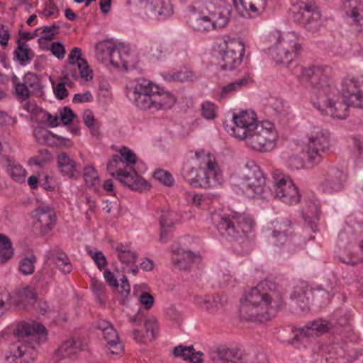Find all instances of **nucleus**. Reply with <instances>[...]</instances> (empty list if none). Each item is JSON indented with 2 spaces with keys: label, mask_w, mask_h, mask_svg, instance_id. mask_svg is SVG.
I'll return each instance as SVG.
<instances>
[{
  "label": "nucleus",
  "mask_w": 363,
  "mask_h": 363,
  "mask_svg": "<svg viewBox=\"0 0 363 363\" xmlns=\"http://www.w3.org/2000/svg\"><path fill=\"white\" fill-rule=\"evenodd\" d=\"M301 73L303 77L314 89L318 99V108L325 107V113L334 118H346L348 106L352 104L344 97L343 100H340V91L324 71L320 67H310L302 68Z\"/></svg>",
  "instance_id": "f257e3e1"
},
{
  "label": "nucleus",
  "mask_w": 363,
  "mask_h": 363,
  "mask_svg": "<svg viewBox=\"0 0 363 363\" xmlns=\"http://www.w3.org/2000/svg\"><path fill=\"white\" fill-rule=\"evenodd\" d=\"M281 294L274 290L267 291L258 285L246 295L240 307L242 319L264 323L269 320L281 306Z\"/></svg>",
  "instance_id": "f03ea898"
},
{
  "label": "nucleus",
  "mask_w": 363,
  "mask_h": 363,
  "mask_svg": "<svg viewBox=\"0 0 363 363\" xmlns=\"http://www.w3.org/2000/svg\"><path fill=\"white\" fill-rule=\"evenodd\" d=\"M18 341L13 343L6 363H33L37 356L35 345L47 340V331L34 321L21 322L14 330Z\"/></svg>",
  "instance_id": "7ed1b4c3"
},
{
  "label": "nucleus",
  "mask_w": 363,
  "mask_h": 363,
  "mask_svg": "<svg viewBox=\"0 0 363 363\" xmlns=\"http://www.w3.org/2000/svg\"><path fill=\"white\" fill-rule=\"evenodd\" d=\"M130 98L140 109L164 110L171 108L176 103V97L169 91L145 79L137 81Z\"/></svg>",
  "instance_id": "20e7f679"
},
{
  "label": "nucleus",
  "mask_w": 363,
  "mask_h": 363,
  "mask_svg": "<svg viewBox=\"0 0 363 363\" xmlns=\"http://www.w3.org/2000/svg\"><path fill=\"white\" fill-rule=\"evenodd\" d=\"M253 227L254 221L250 216L235 211L220 217L217 223L220 234L230 240H238L247 237Z\"/></svg>",
  "instance_id": "39448f33"
},
{
  "label": "nucleus",
  "mask_w": 363,
  "mask_h": 363,
  "mask_svg": "<svg viewBox=\"0 0 363 363\" xmlns=\"http://www.w3.org/2000/svg\"><path fill=\"white\" fill-rule=\"evenodd\" d=\"M194 158L200 167L194 187L207 189L214 186L221 178L215 156L204 150H199L194 152Z\"/></svg>",
  "instance_id": "423d86ee"
},
{
  "label": "nucleus",
  "mask_w": 363,
  "mask_h": 363,
  "mask_svg": "<svg viewBox=\"0 0 363 363\" xmlns=\"http://www.w3.org/2000/svg\"><path fill=\"white\" fill-rule=\"evenodd\" d=\"M308 143L306 146V162L311 167L320 164L323 159V153L330 147V135L328 130L315 126L307 133Z\"/></svg>",
  "instance_id": "0eeeda50"
},
{
  "label": "nucleus",
  "mask_w": 363,
  "mask_h": 363,
  "mask_svg": "<svg viewBox=\"0 0 363 363\" xmlns=\"http://www.w3.org/2000/svg\"><path fill=\"white\" fill-rule=\"evenodd\" d=\"M218 67L222 70H233L238 67L245 53V45L241 38L228 37L220 45Z\"/></svg>",
  "instance_id": "6e6552de"
},
{
  "label": "nucleus",
  "mask_w": 363,
  "mask_h": 363,
  "mask_svg": "<svg viewBox=\"0 0 363 363\" xmlns=\"http://www.w3.org/2000/svg\"><path fill=\"white\" fill-rule=\"evenodd\" d=\"M246 144L252 149L260 152H268L275 146L276 133L274 125L269 121H264L260 125L244 138Z\"/></svg>",
  "instance_id": "1a4fd4ad"
},
{
  "label": "nucleus",
  "mask_w": 363,
  "mask_h": 363,
  "mask_svg": "<svg viewBox=\"0 0 363 363\" xmlns=\"http://www.w3.org/2000/svg\"><path fill=\"white\" fill-rule=\"evenodd\" d=\"M301 49L298 38L294 33L289 32L278 35V39L271 53L278 63L289 65Z\"/></svg>",
  "instance_id": "9d476101"
},
{
  "label": "nucleus",
  "mask_w": 363,
  "mask_h": 363,
  "mask_svg": "<svg viewBox=\"0 0 363 363\" xmlns=\"http://www.w3.org/2000/svg\"><path fill=\"white\" fill-rule=\"evenodd\" d=\"M291 10L295 22L311 32L319 30L321 26L320 13L315 4L298 2L292 5Z\"/></svg>",
  "instance_id": "9b49d317"
},
{
  "label": "nucleus",
  "mask_w": 363,
  "mask_h": 363,
  "mask_svg": "<svg viewBox=\"0 0 363 363\" xmlns=\"http://www.w3.org/2000/svg\"><path fill=\"white\" fill-rule=\"evenodd\" d=\"M265 178L259 167L253 162H248L242 170L240 188L249 196L259 195L264 191Z\"/></svg>",
  "instance_id": "f8f14e48"
},
{
  "label": "nucleus",
  "mask_w": 363,
  "mask_h": 363,
  "mask_svg": "<svg viewBox=\"0 0 363 363\" xmlns=\"http://www.w3.org/2000/svg\"><path fill=\"white\" fill-rule=\"evenodd\" d=\"M272 178L276 197L287 204L296 203L299 201L298 191L289 176L284 174L279 169H274Z\"/></svg>",
  "instance_id": "ddd939ff"
},
{
  "label": "nucleus",
  "mask_w": 363,
  "mask_h": 363,
  "mask_svg": "<svg viewBox=\"0 0 363 363\" xmlns=\"http://www.w3.org/2000/svg\"><path fill=\"white\" fill-rule=\"evenodd\" d=\"M256 114L252 111H243L233 117V125L224 122L225 130L235 138L242 140L248 133L252 132L258 125L256 123Z\"/></svg>",
  "instance_id": "4468645a"
},
{
  "label": "nucleus",
  "mask_w": 363,
  "mask_h": 363,
  "mask_svg": "<svg viewBox=\"0 0 363 363\" xmlns=\"http://www.w3.org/2000/svg\"><path fill=\"white\" fill-rule=\"evenodd\" d=\"M340 92L349 103L363 108V77L344 78L341 83Z\"/></svg>",
  "instance_id": "2eb2a0df"
},
{
  "label": "nucleus",
  "mask_w": 363,
  "mask_h": 363,
  "mask_svg": "<svg viewBox=\"0 0 363 363\" xmlns=\"http://www.w3.org/2000/svg\"><path fill=\"white\" fill-rule=\"evenodd\" d=\"M205 8L215 28H221L227 25L232 11L230 4L223 0H212L206 4Z\"/></svg>",
  "instance_id": "dca6fc26"
},
{
  "label": "nucleus",
  "mask_w": 363,
  "mask_h": 363,
  "mask_svg": "<svg viewBox=\"0 0 363 363\" xmlns=\"http://www.w3.org/2000/svg\"><path fill=\"white\" fill-rule=\"evenodd\" d=\"M34 219L33 228L40 234L48 233L56 223V215L53 208L45 206L35 208L32 212Z\"/></svg>",
  "instance_id": "f3484780"
},
{
  "label": "nucleus",
  "mask_w": 363,
  "mask_h": 363,
  "mask_svg": "<svg viewBox=\"0 0 363 363\" xmlns=\"http://www.w3.org/2000/svg\"><path fill=\"white\" fill-rule=\"evenodd\" d=\"M212 363H247L242 352L233 347L220 346L211 352Z\"/></svg>",
  "instance_id": "a211bd4d"
},
{
  "label": "nucleus",
  "mask_w": 363,
  "mask_h": 363,
  "mask_svg": "<svg viewBox=\"0 0 363 363\" xmlns=\"http://www.w3.org/2000/svg\"><path fill=\"white\" fill-rule=\"evenodd\" d=\"M116 179L129 189L134 191H143L149 189L150 186L143 179L135 170L128 164H126L124 169H120L116 174Z\"/></svg>",
  "instance_id": "6ab92c4d"
},
{
  "label": "nucleus",
  "mask_w": 363,
  "mask_h": 363,
  "mask_svg": "<svg viewBox=\"0 0 363 363\" xmlns=\"http://www.w3.org/2000/svg\"><path fill=\"white\" fill-rule=\"evenodd\" d=\"M145 10L148 18L157 20H164L173 13L172 6L168 0H148Z\"/></svg>",
  "instance_id": "aec40b11"
},
{
  "label": "nucleus",
  "mask_w": 363,
  "mask_h": 363,
  "mask_svg": "<svg viewBox=\"0 0 363 363\" xmlns=\"http://www.w3.org/2000/svg\"><path fill=\"white\" fill-rule=\"evenodd\" d=\"M347 180L346 173L337 167L329 168L323 181V186L328 192L339 191L344 188Z\"/></svg>",
  "instance_id": "412c9836"
},
{
  "label": "nucleus",
  "mask_w": 363,
  "mask_h": 363,
  "mask_svg": "<svg viewBox=\"0 0 363 363\" xmlns=\"http://www.w3.org/2000/svg\"><path fill=\"white\" fill-rule=\"evenodd\" d=\"M291 222L286 218H281L273 223L272 236L274 244L282 245L291 240L293 230Z\"/></svg>",
  "instance_id": "4be33fe9"
},
{
  "label": "nucleus",
  "mask_w": 363,
  "mask_h": 363,
  "mask_svg": "<svg viewBox=\"0 0 363 363\" xmlns=\"http://www.w3.org/2000/svg\"><path fill=\"white\" fill-rule=\"evenodd\" d=\"M142 328H133V339L138 343H146L147 341H152L155 337L157 330V320L153 318H146L144 323V327Z\"/></svg>",
  "instance_id": "5701e85b"
},
{
  "label": "nucleus",
  "mask_w": 363,
  "mask_h": 363,
  "mask_svg": "<svg viewBox=\"0 0 363 363\" xmlns=\"http://www.w3.org/2000/svg\"><path fill=\"white\" fill-rule=\"evenodd\" d=\"M346 14L352 20V25L358 33H363V4L357 0H349L345 4Z\"/></svg>",
  "instance_id": "b1692460"
},
{
  "label": "nucleus",
  "mask_w": 363,
  "mask_h": 363,
  "mask_svg": "<svg viewBox=\"0 0 363 363\" xmlns=\"http://www.w3.org/2000/svg\"><path fill=\"white\" fill-rule=\"evenodd\" d=\"M57 167L60 172L68 178H74L77 172V162L65 152L60 153L56 157Z\"/></svg>",
  "instance_id": "393cba45"
},
{
  "label": "nucleus",
  "mask_w": 363,
  "mask_h": 363,
  "mask_svg": "<svg viewBox=\"0 0 363 363\" xmlns=\"http://www.w3.org/2000/svg\"><path fill=\"white\" fill-rule=\"evenodd\" d=\"M73 66L69 67V65H67L65 67L66 74L65 75V79H67L69 77H71L74 79H78L79 78L84 79L86 81H89L92 79V71L89 69L86 61H82L81 64H73Z\"/></svg>",
  "instance_id": "a878e982"
},
{
  "label": "nucleus",
  "mask_w": 363,
  "mask_h": 363,
  "mask_svg": "<svg viewBox=\"0 0 363 363\" xmlns=\"http://www.w3.org/2000/svg\"><path fill=\"white\" fill-rule=\"evenodd\" d=\"M220 300L218 295H196L194 296V303L196 306L212 313L219 310L221 306Z\"/></svg>",
  "instance_id": "bb28decb"
},
{
  "label": "nucleus",
  "mask_w": 363,
  "mask_h": 363,
  "mask_svg": "<svg viewBox=\"0 0 363 363\" xmlns=\"http://www.w3.org/2000/svg\"><path fill=\"white\" fill-rule=\"evenodd\" d=\"M5 163L4 166L6 172L17 182L23 183L26 181V171L15 160L10 157L4 156Z\"/></svg>",
  "instance_id": "cd10ccee"
},
{
  "label": "nucleus",
  "mask_w": 363,
  "mask_h": 363,
  "mask_svg": "<svg viewBox=\"0 0 363 363\" xmlns=\"http://www.w3.org/2000/svg\"><path fill=\"white\" fill-rule=\"evenodd\" d=\"M330 328V323L323 319H318L313 321L310 325L298 330V333L296 337L303 336L309 337L313 335L315 333L323 334L328 332Z\"/></svg>",
  "instance_id": "c85d7f7f"
},
{
  "label": "nucleus",
  "mask_w": 363,
  "mask_h": 363,
  "mask_svg": "<svg viewBox=\"0 0 363 363\" xmlns=\"http://www.w3.org/2000/svg\"><path fill=\"white\" fill-rule=\"evenodd\" d=\"M175 357H182L184 360H189L191 363H202L201 356L203 353L196 352L193 346L185 347L179 345L175 347L173 350Z\"/></svg>",
  "instance_id": "c756f323"
},
{
  "label": "nucleus",
  "mask_w": 363,
  "mask_h": 363,
  "mask_svg": "<svg viewBox=\"0 0 363 363\" xmlns=\"http://www.w3.org/2000/svg\"><path fill=\"white\" fill-rule=\"evenodd\" d=\"M189 25L195 30L208 31L211 29H216L208 13L202 12L201 15H194L189 18Z\"/></svg>",
  "instance_id": "7c9ffc66"
},
{
  "label": "nucleus",
  "mask_w": 363,
  "mask_h": 363,
  "mask_svg": "<svg viewBox=\"0 0 363 363\" xmlns=\"http://www.w3.org/2000/svg\"><path fill=\"white\" fill-rule=\"evenodd\" d=\"M13 55L21 65L25 66L30 62L35 55L26 41L18 39L17 47L13 52Z\"/></svg>",
  "instance_id": "2f4dec72"
},
{
  "label": "nucleus",
  "mask_w": 363,
  "mask_h": 363,
  "mask_svg": "<svg viewBox=\"0 0 363 363\" xmlns=\"http://www.w3.org/2000/svg\"><path fill=\"white\" fill-rule=\"evenodd\" d=\"M128 48L125 46H121L113 49L109 62L113 66L119 67H127L129 63Z\"/></svg>",
  "instance_id": "473e14b6"
},
{
  "label": "nucleus",
  "mask_w": 363,
  "mask_h": 363,
  "mask_svg": "<svg viewBox=\"0 0 363 363\" xmlns=\"http://www.w3.org/2000/svg\"><path fill=\"white\" fill-rule=\"evenodd\" d=\"M79 350V342L74 339H69L62 343V345L55 351V355L60 359L74 354Z\"/></svg>",
  "instance_id": "72a5a7b5"
},
{
  "label": "nucleus",
  "mask_w": 363,
  "mask_h": 363,
  "mask_svg": "<svg viewBox=\"0 0 363 363\" xmlns=\"http://www.w3.org/2000/svg\"><path fill=\"white\" fill-rule=\"evenodd\" d=\"M174 213L172 211L163 212L160 218V241L162 243L168 240V233L174 225Z\"/></svg>",
  "instance_id": "f704fd0d"
},
{
  "label": "nucleus",
  "mask_w": 363,
  "mask_h": 363,
  "mask_svg": "<svg viewBox=\"0 0 363 363\" xmlns=\"http://www.w3.org/2000/svg\"><path fill=\"white\" fill-rule=\"evenodd\" d=\"M103 335L112 354H119L123 352V346L119 340L118 335L113 327L106 329L103 333Z\"/></svg>",
  "instance_id": "c9c22d12"
},
{
  "label": "nucleus",
  "mask_w": 363,
  "mask_h": 363,
  "mask_svg": "<svg viewBox=\"0 0 363 363\" xmlns=\"http://www.w3.org/2000/svg\"><path fill=\"white\" fill-rule=\"evenodd\" d=\"M50 259L53 260L59 269L64 274H69L72 269V266L67 255L60 250H54L50 253Z\"/></svg>",
  "instance_id": "e433bc0d"
},
{
  "label": "nucleus",
  "mask_w": 363,
  "mask_h": 363,
  "mask_svg": "<svg viewBox=\"0 0 363 363\" xmlns=\"http://www.w3.org/2000/svg\"><path fill=\"white\" fill-rule=\"evenodd\" d=\"M311 291L308 289L296 288L291 295L293 304L298 306L301 311L308 308L309 295Z\"/></svg>",
  "instance_id": "4c0bfd02"
},
{
  "label": "nucleus",
  "mask_w": 363,
  "mask_h": 363,
  "mask_svg": "<svg viewBox=\"0 0 363 363\" xmlns=\"http://www.w3.org/2000/svg\"><path fill=\"white\" fill-rule=\"evenodd\" d=\"M115 43L112 40H104L96 45V55L102 62H108L112 52L115 48Z\"/></svg>",
  "instance_id": "58836bf2"
},
{
  "label": "nucleus",
  "mask_w": 363,
  "mask_h": 363,
  "mask_svg": "<svg viewBox=\"0 0 363 363\" xmlns=\"http://www.w3.org/2000/svg\"><path fill=\"white\" fill-rule=\"evenodd\" d=\"M201 257L191 251L183 252L181 257H175L172 259L174 265L180 270H186L193 262H199Z\"/></svg>",
  "instance_id": "ea45409f"
},
{
  "label": "nucleus",
  "mask_w": 363,
  "mask_h": 363,
  "mask_svg": "<svg viewBox=\"0 0 363 363\" xmlns=\"http://www.w3.org/2000/svg\"><path fill=\"white\" fill-rule=\"evenodd\" d=\"M13 255L12 243L9 238L0 233V263L4 264Z\"/></svg>",
  "instance_id": "a19ab883"
},
{
  "label": "nucleus",
  "mask_w": 363,
  "mask_h": 363,
  "mask_svg": "<svg viewBox=\"0 0 363 363\" xmlns=\"http://www.w3.org/2000/svg\"><path fill=\"white\" fill-rule=\"evenodd\" d=\"M265 105L272 115L284 116L288 113L287 107L280 99L270 96L267 99Z\"/></svg>",
  "instance_id": "79ce46f5"
},
{
  "label": "nucleus",
  "mask_w": 363,
  "mask_h": 363,
  "mask_svg": "<svg viewBox=\"0 0 363 363\" xmlns=\"http://www.w3.org/2000/svg\"><path fill=\"white\" fill-rule=\"evenodd\" d=\"M238 3L244 9H250L257 14L262 13L267 6L266 0H238Z\"/></svg>",
  "instance_id": "37998d69"
},
{
  "label": "nucleus",
  "mask_w": 363,
  "mask_h": 363,
  "mask_svg": "<svg viewBox=\"0 0 363 363\" xmlns=\"http://www.w3.org/2000/svg\"><path fill=\"white\" fill-rule=\"evenodd\" d=\"M36 259V257L33 254H30L28 257L21 259L18 264L20 272L24 275L33 274Z\"/></svg>",
  "instance_id": "c03bdc74"
},
{
  "label": "nucleus",
  "mask_w": 363,
  "mask_h": 363,
  "mask_svg": "<svg viewBox=\"0 0 363 363\" xmlns=\"http://www.w3.org/2000/svg\"><path fill=\"white\" fill-rule=\"evenodd\" d=\"M116 250L118 252V259L123 263L129 264L136 259V254L128 250L122 243L117 245Z\"/></svg>",
  "instance_id": "a18cd8bd"
},
{
  "label": "nucleus",
  "mask_w": 363,
  "mask_h": 363,
  "mask_svg": "<svg viewBox=\"0 0 363 363\" xmlns=\"http://www.w3.org/2000/svg\"><path fill=\"white\" fill-rule=\"evenodd\" d=\"M11 82L14 86L16 95L21 101H26L30 97V91L23 82L19 81L16 75L12 77Z\"/></svg>",
  "instance_id": "49530a36"
},
{
  "label": "nucleus",
  "mask_w": 363,
  "mask_h": 363,
  "mask_svg": "<svg viewBox=\"0 0 363 363\" xmlns=\"http://www.w3.org/2000/svg\"><path fill=\"white\" fill-rule=\"evenodd\" d=\"M199 170L192 167L189 162L184 164L182 169V176L190 185L195 186Z\"/></svg>",
  "instance_id": "de8ad7c7"
},
{
  "label": "nucleus",
  "mask_w": 363,
  "mask_h": 363,
  "mask_svg": "<svg viewBox=\"0 0 363 363\" xmlns=\"http://www.w3.org/2000/svg\"><path fill=\"white\" fill-rule=\"evenodd\" d=\"M126 164L123 160L117 155L113 156V158L107 164V170L112 177L116 178V174L120 169H124Z\"/></svg>",
  "instance_id": "09e8293b"
},
{
  "label": "nucleus",
  "mask_w": 363,
  "mask_h": 363,
  "mask_svg": "<svg viewBox=\"0 0 363 363\" xmlns=\"http://www.w3.org/2000/svg\"><path fill=\"white\" fill-rule=\"evenodd\" d=\"M23 82L33 91L40 92L41 91L42 87L40 79L35 74L27 73L23 77Z\"/></svg>",
  "instance_id": "8fccbe9b"
},
{
  "label": "nucleus",
  "mask_w": 363,
  "mask_h": 363,
  "mask_svg": "<svg viewBox=\"0 0 363 363\" xmlns=\"http://www.w3.org/2000/svg\"><path fill=\"white\" fill-rule=\"evenodd\" d=\"M153 177L156 180L169 187L173 186L174 182V179L170 172L163 169L156 170L154 172Z\"/></svg>",
  "instance_id": "3c124183"
},
{
  "label": "nucleus",
  "mask_w": 363,
  "mask_h": 363,
  "mask_svg": "<svg viewBox=\"0 0 363 363\" xmlns=\"http://www.w3.org/2000/svg\"><path fill=\"white\" fill-rule=\"evenodd\" d=\"M19 301L21 303L34 302L37 298V293L31 287H26L17 293Z\"/></svg>",
  "instance_id": "603ef678"
},
{
  "label": "nucleus",
  "mask_w": 363,
  "mask_h": 363,
  "mask_svg": "<svg viewBox=\"0 0 363 363\" xmlns=\"http://www.w3.org/2000/svg\"><path fill=\"white\" fill-rule=\"evenodd\" d=\"M52 272L48 269H43L38 272L34 279L39 284V286L43 288L46 287L50 284L52 279Z\"/></svg>",
  "instance_id": "864d4df0"
},
{
  "label": "nucleus",
  "mask_w": 363,
  "mask_h": 363,
  "mask_svg": "<svg viewBox=\"0 0 363 363\" xmlns=\"http://www.w3.org/2000/svg\"><path fill=\"white\" fill-rule=\"evenodd\" d=\"M248 79L249 77L248 75H246L243 77L242 79H238L234 82L228 84L227 86H225L222 88L221 94L223 96L232 91L238 90L242 86L246 84L248 82Z\"/></svg>",
  "instance_id": "5fc2aeb1"
},
{
  "label": "nucleus",
  "mask_w": 363,
  "mask_h": 363,
  "mask_svg": "<svg viewBox=\"0 0 363 363\" xmlns=\"http://www.w3.org/2000/svg\"><path fill=\"white\" fill-rule=\"evenodd\" d=\"M84 177L87 185L94 186L99 182L96 169L91 166H86L84 169Z\"/></svg>",
  "instance_id": "6e6d98bb"
},
{
  "label": "nucleus",
  "mask_w": 363,
  "mask_h": 363,
  "mask_svg": "<svg viewBox=\"0 0 363 363\" xmlns=\"http://www.w3.org/2000/svg\"><path fill=\"white\" fill-rule=\"evenodd\" d=\"M121 158L123 160L125 164L132 166L136 162V156L134 152L127 147H123L120 150Z\"/></svg>",
  "instance_id": "4d7b16f0"
},
{
  "label": "nucleus",
  "mask_w": 363,
  "mask_h": 363,
  "mask_svg": "<svg viewBox=\"0 0 363 363\" xmlns=\"http://www.w3.org/2000/svg\"><path fill=\"white\" fill-rule=\"evenodd\" d=\"M201 115L206 119H213L216 116L215 105L206 101L202 104Z\"/></svg>",
  "instance_id": "13d9d810"
},
{
  "label": "nucleus",
  "mask_w": 363,
  "mask_h": 363,
  "mask_svg": "<svg viewBox=\"0 0 363 363\" xmlns=\"http://www.w3.org/2000/svg\"><path fill=\"white\" fill-rule=\"evenodd\" d=\"M59 28V26L55 24L52 26H45L43 29V33L46 34L38 39L39 44L41 45L42 43L45 40H51L53 35L57 33L56 30H58Z\"/></svg>",
  "instance_id": "bf43d9fd"
},
{
  "label": "nucleus",
  "mask_w": 363,
  "mask_h": 363,
  "mask_svg": "<svg viewBox=\"0 0 363 363\" xmlns=\"http://www.w3.org/2000/svg\"><path fill=\"white\" fill-rule=\"evenodd\" d=\"M82 61H86L82 57V50L79 48H74L70 51L68 55V64L69 67L73 66V64H81Z\"/></svg>",
  "instance_id": "052dcab7"
},
{
  "label": "nucleus",
  "mask_w": 363,
  "mask_h": 363,
  "mask_svg": "<svg viewBox=\"0 0 363 363\" xmlns=\"http://www.w3.org/2000/svg\"><path fill=\"white\" fill-rule=\"evenodd\" d=\"M50 50L52 55L55 56L58 60H62L65 57L66 50L64 45L59 42H54L51 44L50 48H47Z\"/></svg>",
  "instance_id": "680f3d73"
},
{
  "label": "nucleus",
  "mask_w": 363,
  "mask_h": 363,
  "mask_svg": "<svg viewBox=\"0 0 363 363\" xmlns=\"http://www.w3.org/2000/svg\"><path fill=\"white\" fill-rule=\"evenodd\" d=\"M69 140L65 138L58 136L50 131L49 134V138H47L45 145H49L50 147H55L62 145H65V142Z\"/></svg>",
  "instance_id": "e2e57ef3"
},
{
  "label": "nucleus",
  "mask_w": 363,
  "mask_h": 363,
  "mask_svg": "<svg viewBox=\"0 0 363 363\" xmlns=\"http://www.w3.org/2000/svg\"><path fill=\"white\" fill-rule=\"evenodd\" d=\"M144 314L139 310L136 314L133 315H129L128 321L131 324L133 328H140L141 326L144 327L145 320Z\"/></svg>",
  "instance_id": "0e129e2a"
},
{
  "label": "nucleus",
  "mask_w": 363,
  "mask_h": 363,
  "mask_svg": "<svg viewBox=\"0 0 363 363\" xmlns=\"http://www.w3.org/2000/svg\"><path fill=\"white\" fill-rule=\"evenodd\" d=\"M138 300L146 310L150 309L154 304V297L150 293L145 291L140 294Z\"/></svg>",
  "instance_id": "69168bd1"
},
{
  "label": "nucleus",
  "mask_w": 363,
  "mask_h": 363,
  "mask_svg": "<svg viewBox=\"0 0 363 363\" xmlns=\"http://www.w3.org/2000/svg\"><path fill=\"white\" fill-rule=\"evenodd\" d=\"M50 133V131L45 128L37 127L33 131V135L38 143L45 144L47 138H49Z\"/></svg>",
  "instance_id": "338daca9"
},
{
  "label": "nucleus",
  "mask_w": 363,
  "mask_h": 363,
  "mask_svg": "<svg viewBox=\"0 0 363 363\" xmlns=\"http://www.w3.org/2000/svg\"><path fill=\"white\" fill-rule=\"evenodd\" d=\"M90 255L99 269L101 270L106 266L107 261L102 252L97 251L94 253H91Z\"/></svg>",
  "instance_id": "774afa93"
}]
</instances>
